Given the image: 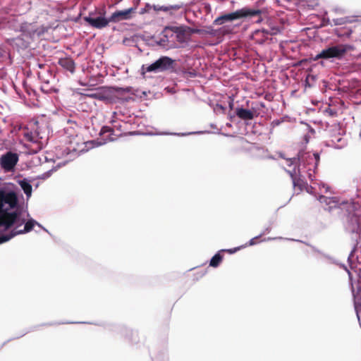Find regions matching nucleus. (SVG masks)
I'll use <instances>...</instances> for the list:
<instances>
[{
  "mask_svg": "<svg viewBox=\"0 0 361 361\" xmlns=\"http://www.w3.org/2000/svg\"><path fill=\"white\" fill-rule=\"evenodd\" d=\"M258 237H255V238H252L250 240V245H255L256 243H255V240Z\"/></svg>",
  "mask_w": 361,
  "mask_h": 361,
  "instance_id": "nucleus-29",
  "label": "nucleus"
},
{
  "mask_svg": "<svg viewBox=\"0 0 361 361\" xmlns=\"http://www.w3.org/2000/svg\"><path fill=\"white\" fill-rule=\"evenodd\" d=\"M180 8V6H178V5L171 6L170 7V8L173 9V10H178V9H179Z\"/></svg>",
  "mask_w": 361,
  "mask_h": 361,
  "instance_id": "nucleus-30",
  "label": "nucleus"
},
{
  "mask_svg": "<svg viewBox=\"0 0 361 361\" xmlns=\"http://www.w3.org/2000/svg\"><path fill=\"white\" fill-rule=\"evenodd\" d=\"M221 252H218L214 255L210 260L209 265L212 267H217L223 259V255H221Z\"/></svg>",
  "mask_w": 361,
  "mask_h": 361,
  "instance_id": "nucleus-16",
  "label": "nucleus"
},
{
  "mask_svg": "<svg viewBox=\"0 0 361 361\" xmlns=\"http://www.w3.org/2000/svg\"><path fill=\"white\" fill-rule=\"evenodd\" d=\"M135 11V8H130L123 11H116L109 17V20L111 23H118L121 20L130 19Z\"/></svg>",
  "mask_w": 361,
  "mask_h": 361,
  "instance_id": "nucleus-8",
  "label": "nucleus"
},
{
  "mask_svg": "<svg viewBox=\"0 0 361 361\" xmlns=\"http://www.w3.org/2000/svg\"><path fill=\"white\" fill-rule=\"evenodd\" d=\"M20 185L27 196H30L32 193V185L25 180L20 182Z\"/></svg>",
  "mask_w": 361,
  "mask_h": 361,
  "instance_id": "nucleus-17",
  "label": "nucleus"
},
{
  "mask_svg": "<svg viewBox=\"0 0 361 361\" xmlns=\"http://www.w3.org/2000/svg\"><path fill=\"white\" fill-rule=\"evenodd\" d=\"M185 26H180V27H177V26H169V27H166L165 28V30H169L171 31H172L173 32L176 33V35L180 32L181 31Z\"/></svg>",
  "mask_w": 361,
  "mask_h": 361,
  "instance_id": "nucleus-20",
  "label": "nucleus"
},
{
  "mask_svg": "<svg viewBox=\"0 0 361 361\" xmlns=\"http://www.w3.org/2000/svg\"><path fill=\"white\" fill-rule=\"evenodd\" d=\"M111 131H113V130L108 126H104V127H102V128L101 130L102 133H105L111 132Z\"/></svg>",
  "mask_w": 361,
  "mask_h": 361,
  "instance_id": "nucleus-24",
  "label": "nucleus"
},
{
  "mask_svg": "<svg viewBox=\"0 0 361 361\" xmlns=\"http://www.w3.org/2000/svg\"><path fill=\"white\" fill-rule=\"evenodd\" d=\"M36 224L37 222L34 219H30L25 223L24 229L19 231L14 229L8 235H12V238H13L16 235L28 233L33 229Z\"/></svg>",
  "mask_w": 361,
  "mask_h": 361,
  "instance_id": "nucleus-13",
  "label": "nucleus"
},
{
  "mask_svg": "<svg viewBox=\"0 0 361 361\" xmlns=\"http://www.w3.org/2000/svg\"><path fill=\"white\" fill-rule=\"evenodd\" d=\"M334 23L336 25H342L345 23V21L342 18L334 20Z\"/></svg>",
  "mask_w": 361,
  "mask_h": 361,
  "instance_id": "nucleus-27",
  "label": "nucleus"
},
{
  "mask_svg": "<svg viewBox=\"0 0 361 361\" xmlns=\"http://www.w3.org/2000/svg\"><path fill=\"white\" fill-rule=\"evenodd\" d=\"M23 86H24L25 91L27 92V93L28 94L30 95L32 92H34V90L32 89H31L30 87H28L27 85L25 82L23 84Z\"/></svg>",
  "mask_w": 361,
  "mask_h": 361,
  "instance_id": "nucleus-23",
  "label": "nucleus"
},
{
  "mask_svg": "<svg viewBox=\"0 0 361 361\" xmlns=\"http://www.w3.org/2000/svg\"><path fill=\"white\" fill-rule=\"evenodd\" d=\"M312 155V156L314 157V160H315V164H316V165H317V164H318V163H319V154H318V153H313Z\"/></svg>",
  "mask_w": 361,
  "mask_h": 361,
  "instance_id": "nucleus-25",
  "label": "nucleus"
},
{
  "mask_svg": "<svg viewBox=\"0 0 361 361\" xmlns=\"http://www.w3.org/2000/svg\"><path fill=\"white\" fill-rule=\"evenodd\" d=\"M327 200H328V197H326L324 195H320L319 197V200L321 202H326L327 203Z\"/></svg>",
  "mask_w": 361,
  "mask_h": 361,
  "instance_id": "nucleus-26",
  "label": "nucleus"
},
{
  "mask_svg": "<svg viewBox=\"0 0 361 361\" xmlns=\"http://www.w3.org/2000/svg\"><path fill=\"white\" fill-rule=\"evenodd\" d=\"M348 273L350 280L352 281V278H353L352 273L350 271H348Z\"/></svg>",
  "mask_w": 361,
  "mask_h": 361,
  "instance_id": "nucleus-32",
  "label": "nucleus"
},
{
  "mask_svg": "<svg viewBox=\"0 0 361 361\" xmlns=\"http://www.w3.org/2000/svg\"><path fill=\"white\" fill-rule=\"evenodd\" d=\"M262 13L260 9L250 8L244 7L241 9L237 10L235 12L222 15L214 21V25H222L226 21H232L236 19H240L247 17H252L259 16Z\"/></svg>",
  "mask_w": 361,
  "mask_h": 361,
  "instance_id": "nucleus-3",
  "label": "nucleus"
},
{
  "mask_svg": "<svg viewBox=\"0 0 361 361\" xmlns=\"http://www.w3.org/2000/svg\"><path fill=\"white\" fill-rule=\"evenodd\" d=\"M37 75L39 79L42 82V85L41 86L42 91L46 93L51 92L52 91V87L50 86V82L51 80H53V76L49 69L47 68V70L39 71L38 72Z\"/></svg>",
  "mask_w": 361,
  "mask_h": 361,
  "instance_id": "nucleus-7",
  "label": "nucleus"
},
{
  "mask_svg": "<svg viewBox=\"0 0 361 361\" xmlns=\"http://www.w3.org/2000/svg\"><path fill=\"white\" fill-rule=\"evenodd\" d=\"M12 238V235H2L0 236V244L5 243Z\"/></svg>",
  "mask_w": 361,
  "mask_h": 361,
  "instance_id": "nucleus-21",
  "label": "nucleus"
},
{
  "mask_svg": "<svg viewBox=\"0 0 361 361\" xmlns=\"http://www.w3.org/2000/svg\"><path fill=\"white\" fill-rule=\"evenodd\" d=\"M6 54V50H4L3 48L0 47V59L5 56Z\"/></svg>",
  "mask_w": 361,
  "mask_h": 361,
  "instance_id": "nucleus-28",
  "label": "nucleus"
},
{
  "mask_svg": "<svg viewBox=\"0 0 361 361\" xmlns=\"http://www.w3.org/2000/svg\"><path fill=\"white\" fill-rule=\"evenodd\" d=\"M91 15V13H90ZM84 20L87 22L91 27L97 29H102L106 27L111 22L104 17L92 18L90 16L84 17Z\"/></svg>",
  "mask_w": 361,
  "mask_h": 361,
  "instance_id": "nucleus-10",
  "label": "nucleus"
},
{
  "mask_svg": "<svg viewBox=\"0 0 361 361\" xmlns=\"http://www.w3.org/2000/svg\"><path fill=\"white\" fill-rule=\"evenodd\" d=\"M17 203L18 197L14 192L0 190V226H4L5 230L11 228L17 221L18 214L8 212L15 208Z\"/></svg>",
  "mask_w": 361,
  "mask_h": 361,
  "instance_id": "nucleus-1",
  "label": "nucleus"
},
{
  "mask_svg": "<svg viewBox=\"0 0 361 361\" xmlns=\"http://www.w3.org/2000/svg\"><path fill=\"white\" fill-rule=\"evenodd\" d=\"M176 65L175 60L169 56H161L153 63L149 65L146 68L142 66L147 72H164L174 69Z\"/></svg>",
  "mask_w": 361,
  "mask_h": 361,
  "instance_id": "nucleus-4",
  "label": "nucleus"
},
{
  "mask_svg": "<svg viewBox=\"0 0 361 361\" xmlns=\"http://www.w3.org/2000/svg\"><path fill=\"white\" fill-rule=\"evenodd\" d=\"M240 250V247H235L233 249H228V250H220V252H227L230 254H233L234 252H235L236 251L239 250Z\"/></svg>",
  "mask_w": 361,
  "mask_h": 361,
  "instance_id": "nucleus-22",
  "label": "nucleus"
},
{
  "mask_svg": "<svg viewBox=\"0 0 361 361\" xmlns=\"http://www.w3.org/2000/svg\"><path fill=\"white\" fill-rule=\"evenodd\" d=\"M187 28V30L190 31V33H192V34H212L211 32H209V31H207V30H201V29H197V28H191L190 27H186Z\"/></svg>",
  "mask_w": 361,
  "mask_h": 361,
  "instance_id": "nucleus-19",
  "label": "nucleus"
},
{
  "mask_svg": "<svg viewBox=\"0 0 361 361\" xmlns=\"http://www.w3.org/2000/svg\"><path fill=\"white\" fill-rule=\"evenodd\" d=\"M347 51L348 49L346 45L339 44L336 46H332L326 49H323L316 56L315 60L319 59H329L331 58L340 59L345 54Z\"/></svg>",
  "mask_w": 361,
  "mask_h": 361,
  "instance_id": "nucleus-5",
  "label": "nucleus"
},
{
  "mask_svg": "<svg viewBox=\"0 0 361 361\" xmlns=\"http://www.w3.org/2000/svg\"><path fill=\"white\" fill-rule=\"evenodd\" d=\"M163 10L164 11H169V7H164V8H163Z\"/></svg>",
  "mask_w": 361,
  "mask_h": 361,
  "instance_id": "nucleus-33",
  "label": "nucleus"
},
{
  "mask_svg": "<svg viewBox=\"0 0 361 361\" xmlns=\"http://www.w3.org/2000/svg\"><path fill=\"white\" fill-rule=\"evenodd\" d=\"M280 32V30L278 27H271V30L262 29L256 30L252 35L253 39L259 44L265 42V39H259L258 38L259 35H264L266 34V37L269 35H274Z\"/></svg>",
  "mask_w": 361,
  "mask_h": 361,
  "instance_id": "nucleus-11",
  "label": "nucleus"
},
{
  "mask_svg": "<svg viewBox=\"0 0 361 361\" xmlns=\"http://www.w3.org/2000/svg\"><path fill=\"white\" fill-rule=\"evenodd\" d=\"M287 161H288V165L289 166H294V169L293 171H287L293 180V185L295 187L298 186L300 190H302V187L305 185V183L300 178H297L296 174H295L296 173H295V171H296L295 167L298 164V159L293 157V158L287 159Z\"/></svg>",
  "mask_w": 361,
  "mask_h": 361,
  "instance_id": "nucleus-9",
  "label": "nucleus"
},
{
  "mask_svg": "<svg viewBox=\"0 0 361 361\" xmlns=\"http://www.w3.org/2000/svg\"><path fill=\"white\" fill-rule=\"evenodd\" d=\"M59 64L71 73H73L75 71V64L71 58L66 57L60 59L59 61Z\"/></svg>",
  "mask_w": 361,
  "mask_h": 361,
  "instance_id": "nucleus-14",
  "label": "nucleus"
},
{
  "mask_svg": "<svg viewBox=\"0 0 361 361\" xmlns=\"http://www.w3.org/2000/svg\"><path fill=\"white\" fill-rule=\"evenodd\" d=\"M223 32H224V33H229L230 32L229 31H226V30H224Z\"/></svg>",
  "mask_w": 361,
  "mask_h": 361,
  "instance_id": "nucleus-34",
  "label": "nucleus"
},
{
  "mask_svg": "<svg viewBox=\"0 0 361 361\" xmlns=\"http://www.w3.org/2000/svg\"><path fill=\"white\" fill-rule=\"evenodd\" d=\"M23 134L27 141L35 143L36 150H40L48 140L45 126L38 121L30 122L23 130Z\"/></svg>",
  "mask_w": 361,
  "mask_h": 361,
  "instance_id": "nucleus-2",
  "label": "nucleus"
},
{
  "mask_svg": "<svg viewBox=\"0 0 361 361\" xmlns=\"http://www.w3.org/2000/svg\"><path fill=\"white\" fill-rule=\"evenodd\" d=\"M235 114L239 118L244 121L252 120L255 116L252 111L243 108H237L235 109Z\"/></svg>",
  "mask_w": 361,
  "mask_h": 361,
  "instance_id": "nucleus-12",
  "label": "nucleus"
},
{
  "mask_svg": "<svg viewBox=\"0 0 361 361\" xmlns=\"http://www.w3.org/2000/svg\"><path fill=\"white\" fill-rule=\"evenodd\" d=\"M352 228L353 232L361 234V215H355L351 218Z\"/></svg>",
  "mask_w": 361,
  "mask_h": 361,
  "instance_id": "nucleus-15",
  "label": "nucleus"
},
{
  "mask_svg": "<svg viewBox=\"0 0 361 361\" xmlns=\"http://www.w3.org/2000/svg\"><path fill=\"white\" fill-rule=\"evenodd\" d=\"M18 161V156L16 153L8 152L2 155L0 159L1 166L6 171H11Z\"/></svg>",
  "mask_w": 361,
  "mask_h": 361,
  "instance_id": "nucleus-6",
  "label": "nucleus"
},
{
  "mask_svg": "<svg viewBox=\"0 0 361 361\" xmlns=\"http://www.w3.org/2000/svg\"><path fill=\"white\" fill-rule=\"evenodd\" d=\"M258 38H259V39H265V40H267L268 39V37H266V34H264V36L263 35H259Z\"/></svg>",
  "mask_w": 361,
  "mask_h": 361,
  "instance_id": "nucleus-31",
  "label": "nucleus"
},
{
  "mask_svg": "<svg viewBox=\"0 0 361 361\" xmlns=\"http://www.w3.org/2000/svg\"><path fill=\"white\" fill-rule=\"evenodd\" d=\"M307 155L309 158L311 157V154L310 153H307Z\"/></svg>",
  "mask_w": 361,
  "mask_h": 361,
  "instance_id": "nucleus-35",
  "label": "nucleus"
},
{
  "mask_svg": "<svg viewBox=\"0 0 361 361\" xmlns=\"http://www.w3.org/2000/svg\"><path fill=\"white\" fill-rule=\"evenodd\" d=\"M186 26L176 35V39L178 42L183 43L187 40L186 37Z\"/></svg>",
  "mask_w": 361,
  "mask_h": 361,
  "instance_id": "nucleus-18",
  "label": "nucleus"
}]
</instances>
